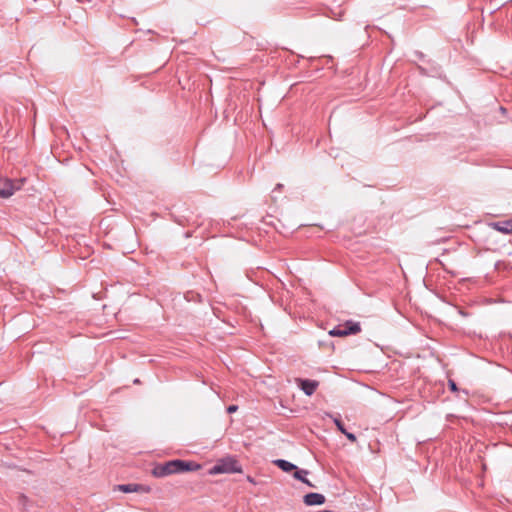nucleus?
<instances>
[{
  "mask_svg": "<svg viewBox=\"0 0 512 512\" xmlns=\"http://www.w3.org/2000/svg\"><path fill=\"white\" fill-rule=\"evenodd\" d=\"M199 469H201V465L195 461L173 459L155 464L151 470V474L156 478H163L173 474L197 471Z\"/></svg>",
  "mask_w": 512,
  "mask_h": 512,
  "instance_id": "obj_1",
  "label": "nucleus"
},
{
  "mask_svg": "<svg viewBox=\"0 0 512 512\" xmlns=\"http://www.w3.org/2000/svg\"><path fill=\"white\" fill-rule=\"evenodd\" d=\"M242 468L239 462L233 457L220 459L211 469V473H239Z\"/></svg>",
  "mask_w": 512,
  "mask_h": 512,
  "instance_id": "obj_2",
  "label": "nucleus"
},
{
  "mask_svg": "<svg viewBox=\"0 0 512 512\" xmlns=\"http://www.w3.org/2000/svg\"><path fill=\"white\" fill-rule=\"evenodd\" d=\"M114 491H120L123 493H145L151 492V487L143 484L129 483V484H118L113 488Z\"/></svg>",
  "mask_w": 512,
  "mask_h": 512,
  "instance_id": "obj_3",
  "label": "nucleus"
},
{
  "mask_svg": "<svg viewBox=\"0 0 512 512\" xmlns=\"http://www.w3.org/2000/svg\"><path fill=\"white\" fill-rule=\"evenodd\" d=\"M295 383L307 396H312L319 387V381L312 379L295 378Z\"/></svg>",
  "mask_w": 512,
  "mask_h": 512,
  "instance_id": "obj_4",
  "label": "nucleus"
},
{
  "mask_svg": "<svg viewBox=\"0 0 512 512\" xmlns=\"http://www.w3.org/2000/svg\"><path fill=\"white\" fill-rule=\"evenodd\" d=\"M16 187L11 179L0 178V198H9L14 194Z\"/></svg>",
  "mask_w": 512,
  "mask_h": 512,
  "instance_id": "obj_5",
  "label": "nucleus"
},
{
  "mask_svg": "<svg viewBox=\"0 0 512 512\" xmlns=\"http://www.w3.org/2000/svg\"><path fill=\"white\" fill-rule=\"evenodd\" d=\"M303 501L307 506H315L324 504L326 498L323 494L311 492L304 496Z\"/></svg>",
  "mask_w": 512,
  "mask_h": 512,
  "instance_id": "obj_6",
  "label": "nucleus"
},
{
  "mask_svg": "<svg viewBox=\"0 0 512 512\" xmlns=\"http://www.w3.org/2000/svg\"><path fill=\"white\" fill-rule=\"evenodd\" d=\"M490 226L498 232L512 234V218L504 221L493 222Z\"/></svg>",
  "mask_w": 512,
  "mask_h": 512,
  "instance_id": "obj_7",
  "label": "nucleus"
},
{
  "mask_svg": "<svg viewBox=\"0 0 512 512\" xmlns=\"http://www.w3.org/2000/svg\"><path fill=\"white\" fill-rule=\"evenodd\" d=\"M308 470H304V469H296L293 476L295 479L301 481L302 483L308 485L309 487H314V485L306 478V476L308 475Z\"/></svg>",
  "mask_w": 512,
  "mask_h": 512,
  "instance_id": "obj_8",
  "label": "nucleus"
},
{
  "mask_svg": "<svg viewBox=\"0 0 512 512\" xmlns=\"http://www.w3.org/2000/svg\"><path fill=\"white\" fill-rule=\"evenodd\" d=\"M274 463L284 472H291L297 469L296 465L284 459H278Z\"/></svg>",
  "mask_w": 512,
  "mask_h": 512,
  "instance_id": "obj_9",
  "label": "nucleus"
},
{
  "mask_svg": "<svg viewBox=\"0 0 512 512\" xmlns=\"http://www.w3.org/2000/svg\"><path fill=\"white\" fill-rule=\"evenodd\" d=\"M344 330L347 332V336L351 334H357L361 331L360 324L358 322L347 321L344 325Z\"/></svg>",
  "mask_w": 512,
  "mask_h": 512,
  "instance_id": "obj_10",
  "label": "nucleus"
},
{
  "mask_svg": "<svg viewBox=\"0 0 512 512\" xmlns=\"http://www.w3.org/2000/svg\"><path fill=\"white\" fill-rule=\"evenodd\" d=\"M329 335L344 337V336H347V332L344 330V327L337 326L329 331Z\"/></svg>",
  "mask_w": 512,
  "mask_h": 512,
  "instance_id": "obj_11",
  "label": "nucleus"
},
{
  "mask_svg": "<svg viewBox=\"0 0 512 512\" xmlns=\"http://www.w3.org/2000/svg\"><path fill=\"white\" fill-rule=\"evenodd\" d=\"M18 502L22 506L23 509H27L29 499L26 495L20 494L18 497Z\"/></svg>",
  "mask_w": 512,
  "mask_h": 512,
  "instance_id": "obj_12",
  "label": "nucleus"
},
{
  "mask_svg": "<svg viewBox=\"0 0 512 512\" xmlns=\"http://www.w3.org/2000/svg\"><path fill=\"white\" fill-rule=\"evenodd\" d=\"M334 423H335V425H336L337 429H338L342 434H344V433L347 431V430H346V428H345V426H344V424H343V422H342L340 419H338V418H334Z\"/></svg>",
  "mask_w": 512,
  "mask_h": 512,
  "instance_id": "obj_13",
  "label": "nucleus"
},
{
  "mask_svg": "<svg viewBox=\"0 0 512 512\" xmlns=\"http://www.w3.org/2000/svg\"><path fill=\"white\" fill-rule=\"evenodd\" d=\"M448 386H449V389L452 391V392H457L458 391V387H457V384L454 380L452 379H449L448 380Z\"/></svg>",
  "mask_w": 512,
  "mask_h": 512,
  "instance_id": "obj_14",
  "label": "nucleus"
},
{
  "mask_svg": "<svg viewBox=\"0 0 512 512\" xmlns=\"http://www.w3.org/2000/svg\"><path fill=\"white\" fill-rule=\"evenodd\" d=\"M344 435H345V436L347 437V439H348L349 441H351L352 443H354V442H356V441H357V437H356V435H355V434H353V433H350V432L346 431V432L344 433Z\"/></svg>",
  "mask_w": 512,
  "mask_h": 512,
  "instance_id": "obj_15",
  "label": "nucleus"
},
{
  "mask_svg": "<svg viewBox=\"0 0 512 512\" xmlns=\"http://www.w3.org/2000/svg\"><path fill=\"white\" fill-rule=\"evenodd\" d=\"M237 409H238V406H237V405H230V406H228V407H227V412H228L229 414H231V413L236 412V411H237Z\"/></svg>",
  "mask_w": 512,
  "mask_h": 512,
  "instance_id": "obj_16",
  "label": "nucleus"
},
{
  "mask_svg": "<svg viewBox=\"0 0 512 512\" xmlns=\"http://www.w3.org/2000/svg\"><path fill=\"white\" fill-rule=\"evenodd\" d=\"M247 480H248L249 482H251V483L255 484V481H254V479H253L251 476H248V477H247Z\"/></svg>",
  "mask_w": 512,
  "mask_h": 512,
  "instance_id": "obj_17",
  "label": "nucleus"
},
{
  "mask_svg": "<svg viewBox=\"0 0 512 512\" xmlns=\"http://www.w3.org/2000/svg\"><path fill=\"white\" fill-rule=\"evenodd\" d=\"M318 512H333L331 510H322V511H318Z\"/></svg>",
  "mask_w": 512,
  "mask_h": 512,
  "instance_id": "obj_18",
  "label": "nucleus"
},
{
  "mask_svg": "<svg viewBox=\"0 0 512 512\" xmlns=\"http://www.w3.org/2000/svg\"><path fill=\"white\" fill-rule=\"evenodd\" d=\"M276 188H277V189H278V188L280 189V188H282V185H281V184H278Z\"/></svg>",
  "mask_w": 512,
  "mask_h": 512,
  "instance_id": "obj_19",
  "label": "nucleus"
}]
</instances>
